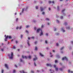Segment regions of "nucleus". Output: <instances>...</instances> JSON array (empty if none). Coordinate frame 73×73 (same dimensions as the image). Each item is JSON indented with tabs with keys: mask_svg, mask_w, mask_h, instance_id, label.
<instances>
[{
	"mask_svg": "<svg viewBox=\"0 0 73 73\" xmlns=\"http://www.w3.org/2000/svg\"><path fill=\"white\" fill-rule=\"evenodd\" d=\"M11 56H10L9 57V58H10V59H11V60H12L13 58V52H11Z\"/></svg>",
	"mask_w": 73,
	"mask_h": 73,
	"instance_id": "f257e3e1",
	"label": "nucleus"
},
{
	"mask_svg": "<svg viewBox=\"0 0 73 73\" xmlns=\"http://www.w3.org/2000/svg\"><path fill=\"white\" fill-rule=\"evenodd\" d=\"M22 58H26V59H27V58H28V57L25 56H24L23 55H22Z\"/></svg>",
	"mask_w": 73,
	"mask_h": 73,
	"instance_id": "f03ea898",
	"label": "nucleus"
},
{
	"mask_svg": "<svg viewBox=\"0 0 73 73\" xmlns=\"http://www.w3.org/2000/svg\"><path fill=\"white\" fill-rule=\"evenodd\" d=\"M62 60H66V61H68V58H66V56H65L62 59Z\"/></svg>",
	"mask_w": 73,
	"mask_h": 73,
	"instance_id": "7ed1b4c3",
	"label": "nucleus"
},
{
	"mask_svg": "<svg viewBox=\"0 0 73 73\" xmlns=\"http://www.w3.org/2000/svg\"><path fill=\"white\" fill-rule=\"evenodd\" d=\"M65 11V9H63L62 11V13L63 14V15H64V16H65L66 15L63 12H64V11Z\"/></svg>",
	"mask_w": 73,
	"mask_h": 73,
	"instance_id": "20e7f679",
	"label": "nucleus"
},
{
	"mask_svg": "<svg viewBox=\"0 0 73 73\" xmlns=\"http://www.w3.org/2000/svg\"><path fill=\"white\" fill-rule=\"evenodd\" d=\"M5 66L6 68H7V69H8V65L7 64H5Z\"/></svg>",
	"mask_w": 73,
	"mask_h": 73,
	"instance_id": "39448f33",
	"label": "nucleus"
},
{
	"mask_svg": "<svg viewBox=\"0 0 73 73\" xmlns=\"http://www.w3.org/2000/svg\"><path fill=\"white\" fill-rule=\"evenodd\" d=\"M41 30V29H38L37 31L36 32L37 33H38L40 31V30Z\"/></svg>",
	"mask_w": 73,
	"mask_h": 73,
	"instance_id": "423d86ee",
	"label": "nucleus"
},
{
	"mask_svg": "<svg viewBox=\"0 0 73 73\" xmlns=\"http://www.w3.org/2000/svg\"><path fill=\"white\" fill-rule=\"evenodd\" d=\"M46 65L47 66H50V67H52V65L51 64H46Z\"/></svg>",
	"mask_w": 73,
	"mask_h": 73,
	"instance_id": "0eeeda50",
	"label": "nucleus"
},
{
	"mask_svg": "<svg viewBox=\"0 0 73 73\" xmlns=\"http://www.w3.org/2000/svg\"><path fill=\"white\" fill-rule=\"evenodd\" d=\"M40 10H41V12H42V11H43L44 10V9L42 7H40Z\"/></svg>",
	"mask_w": 73,
	"mask_h": 73,
	"instance_id": "6e6552de",
	"label": "nucleus"
},
{
	"mask_svg": "<svg viewBox=\"0 0 73 73\" xmlns=\"http://www.w3.org/2000/svg\"><path fill=\"white\" fill-rule=\"evenodd\" d=\"M68 72L69 73H73V71H70V70H68Z\"/></svg>",
	"mask_w": 73,
	"mask_h": 73,
	"instance_id": "1a4fd4ad",
	"label": "nucleus"
},
{
	"mask_svg": "<svg viewBox=\"0 0 73 73\" xmlns=\"http://www.w3.org/2000/svg\"><path fill=\"white\" fill-rule=\"evenodd\" d=\"M29 41L28 40H27V44L29 46H30V44H29Z\"/></svg>",
	"mask_w": 73,
	"mask_h": 73,
	"instance_id": "9d476101",
	"label": "nucleus"
},
{
	"mask_svg": "<svg viewBox=\"0 0 73 73\" xmlns=\"http://www.w3.org/2000/svg\"><path fill=\"white\" fill-rule=\"evenodd\" d=\"M19 61H20V62H24V60H23V59H21V58L20 59V60Z\"/></svg>",
	"mask_w": 73,
	"mask_h": 73,
	"instance_id": "9b49d317",
	"label": "nucleus"
},
{
	"mask_svg": "<svg viewBox=\"0 0 73 73\" xmlns=\"http://www.w3.org/2000/svg\"><path fill=\"white\" fill-rule=\"evenodd\" d=\"M39 54L40 56H41V57H44V56L43 54H42L41 53H39Z\"/></svg>",
	"mask_w": 73,
	"mask_h": 73,
	"instance_id": "f8f14e48",
	"label": "nucleus"
},
{
	"mask_svg": "<svg viewBox=\"0 0 73 73\" xmlns=\"http://www.w3.org/2000/svg\"><path fill=\"white\" fill-rule=\"evenodd\" d=\"M61 29H62V31L63 32H65V30H64L63 28H62Z\"/></svg>",
	"mask_w": 73,
	"mask_h": 73,
	"instance_id": "ddd939ff",
	"label": "nucleus"
},
{
	"mask_svg": "<svg viewBox=\"0 0 73 73\" xmlns=\"http://www.w3.org/2000/svg\"><path fill=\"white\" fill-rule=\"evenodd\" d=\"M40 36H42L43 35V33H41L40 34H39Z\"/></svg>",
	"mask_w": 73,
	"mask_h": 73,
	"instance_id": "4468645a",
	"label": "nucleus"
},
{
	"mask_svg": "<svg viewBox=\"0 0 73 73\" xmlns=\"http://www.w3.org/2000/svg\"><path fill=\"white\" fill-rule=\"evenodd\" d=\"M30 27L29 25H27L26 26V28H29Z\"/></svg>",
	"mask_w": 73,
	"mask_h": 73,
	"instance_id": "2eb2a0df",
	"label": "nucleus"
},
{
	"mask_svg": "<svg viewBox=\"0 0 73 73\" xmlns=\"http://www.w3.org/2000/svg\"><path fill=\"white\" fill-rule=\"evenodd\" d=\"M46 21H49L50 19L48 18H46Z\"/></svg>",
	"mask_w": 73,
	"mask_h": 73,
	"instance_id": "dca6fc26",
	"label": "nucleus"
},
{
	"mask_svg": "<svg viewBox=\"0 0 73 73\" xmlns=\"http://www.w3.org/2000/svg\"><path fill=\"white\" fill-rule=\"evenodd\" d=\"M64 46L62 47V48H61L60 49V50H62V49H64Z\"/></svg>",
	"mask_w": 73,
	"mask_h": 73,
	"instance_id": "f3484780",
	"label": "nucleus"
},
{
	"mask_svg": "<svg viewBox=\"0 0 73 73\" xmlns=\"http://www.w3.org/2000/svg\"><path fill=\"white\" fill-rule=\"evenodd\" d=\"M66 29H70V27H66Z\"/></svg>",
	"mask_w": 73,
	"mask_h": 73,
	"instance_id": "a211bd4d",
	"label": "nucleus"
},
{
	"mask_svg": "<svg viewBox=\"0 0 73 73\" xmlns=\"http://www.w3.org/2000/svg\"><path fill=\"white\" fill-rule=\"evenodd\" d=\"M64 25H67V22H65L64 23Z\"/></svg>",
	"mask_w": 73,
	"mask_h": 73,
	"instance_id": "6ab92c4d",
	"label": "nucleus"
},
{
	"mask_svg": "<svg viewBox=\"0 0 73 73\" xmlns=\"http://www.w3.org/2000/svg\"><path fill=\"white\" fill-rule=\"evenodd\" d=\"M19 29L20 30L21 28H22V26H21L19 27Z\"/></svg>",
	"mask_w": 73,
	"mask_h": 73,
	"instance_id": "aec40b11",
	"label": "nucleus"
},
{
	"mask_svg": "<svg viewBox=\"0 0 73 73\" xmlns=\"http://www.w3.org/2000/svg\"><path fill=\"white\" fill-rule=\"evenodd\" d=\"M58 68H55V70H56V71H57L58 70Z\"/></svg>",
	"mask_w": 73,
	"mask_h": 73,
	"instance_id": "412c9836",
	"label": "nucleus"
},
{
	"mask_svg": "<svg viewBox=\"0 0 73 73\" xmlns=\"http://www.w3.org/2000/svg\"><path fill=\"white\" fill-rule=\"evenodd\" d=\"M8 37H9V36L7 35V36H6V37L5 38L6 39H7V38H8Z\"/></svg>",
	"mask_w": 73,
	"mask_h": 73,
	"instance_id": "4be33fe9",
	"label": "nucleus"
},
{
	"mask_svg": "<svg viewBox=\"0 0 73 73\" xmlns=\"http://www.w3.org/2000/svg\"><path fill=\"white\" fill-rule=\"evenodd\" d=\"M16 73V70H13V73Z\"/></svg>",
	"mask_w": 73,
	"mask_h": 73,
	"instance_id": "5701e85b",
	"label": "nucleus"
},
{
	"mask_svg": "<svg viewBox=\"0 0 73 73\" xmlns=\"http://www.w3.org/2000/svg\"><path fill=\"white\" fill-rule=\"evenodd\" d=\"M26 33H27V34H28V33H29V32L27 30H26Z\"/></svg>",
	"mask_w": 73,
	"mask_h": 73,
	"instance_id": "b1692460",
	"label": "nucleus"
},
{
	"mask_svg": "<svg viewBox=\"0 0 73 73\" xmlns=\"http://www.w3.org/2000/svg\"><path fill=\"white\" fill-rule=\"evenodd\" d=\"M24 11V8L23 9H22V13H23Z\"/></svg>",
	"mask_w": 73,
	"mask_h": 73,
	"instance_id": "393cba45",
	"label": "nucleus"
},
{
	"mask_svg": "<svg viewBox=\"0 0 73 73\" xmlns=\"http://www.w3.org/2000/svg\"><path fill=\"white\" fill-rule=\"evenodd\" d=\"M35 50H37V47L36 46Z\"/></svg>",
	"mask_w": 73,
	"mask_h": 73,
	"instance_id": "a878e982",
	"label": "nucleus"
},
{
	"mask_svg": "<svg viewBox=\"0 0 73 73\" xmlns=\"http://www.w3.org/2000/svg\"><path fill=\"white\" fill-rule=\"evenodd\" d=\"M35 72V71H33L32 70H31V72L32 73H34Z\"/></svg>",
	"mask_w": 73,
	"mask_h": 73,
	"instance_id": "bb28decb",
	"label": "nucleus"
},
{
	"mask_svg": "<svg viewBox=\"0 0 73 73\" xmlns=\"http://www.w3.org/2000/svg\"><path fill=\"white\" fill-rule=\"evenodd\" d=\"M9 38H10V39H11L12 38V36H9Z\"/></svg>",
	"mask_w": 73,
	"mask_h": 73,
	"instance_id": "cd10ccee",
	"label": "nucleus"
},
{
	"mask_svg": "<svg viewBox=\"0 0 73 73\" xmlns=\"http://www.w3.org/2000/svg\"><path fill=\"white\" fill-rule=\"evenodd\" d=\"M58 62V61L57 60H55V63H57V62Z\"/></svg>",
	"mask_w": 73,
	"mask_h": 73,
	"instance_id": "c85d7f7f",
	"label": "nucleus"
},
{
	"mask_svg": "<svg viewBox=\"0 0 73 73\" xmlns=\"http://www.w3.org/2000/svg\"><path fill=\"white\" fill-rule=\"evenodd\" d=\"M34 64L35 66H36V63L35 62H34Z\"/></svg>",
	"mask_w": 73,
	"mask_h": 73,
	"instance_id": "c756f323",
	"label": "nucleus"
},
{
	"mask_svg": "<svg viewBox=\"0 0 73 73\" xmlns=\"http://www.w3.org/2000/svg\"><path fill=\"white\" fill-rule=\"evenodd\" d=\"M43 27H44V25H42L41 26V28H43Z\"/></svg>",
	"mask_w": 73,
	"mask_h": 73,
	"instance_id": "7c9ffc66",
	"label": "nucleus"
},
{
	"mask_svg": "<svg viewBox=\"0 0 73 73\" xmlns=\"http://www.w3.org/2000/svg\"><path fill=\"white\" fill-rule=\"evenodd\" d=\"M36 59H37V58H34L33 59V60L34 61H36Z\"/></svg>",
	"mask_w": 73,
	"mask_h": 73,
	"instance_id": "2f4dec72",
	"label": "nucleus"
},
{
	"mask_svg": "<svg viewBox=\"0 0 73 73\" xmlns=\"http://www.w3.org/2000/svg\"><path fill=\"white\" fill-rule=\"evenodd\" d=\"M59 70H60L61 71H62V68H60L59 69Z\"/></svg>",
	"mask_w": 73,
	"mask_h": 73,
	"instance_id": "473e14b6",
	"label": "nucleus"
},
{
	"mask_svg": "<svg viewBox=\"0 0 73 73\" xmlns=\"http://www.w3.org/2000/svg\"><path fill=\"white\" fill-rule=\"evenodd\" d=\"M28 57L29 58H30V59H31V56H29Z\"/></svg>",
	"mask_w": 73,
	"mask_h": 73,
	"instance_id": "72a5a7b5",
	"label": "nucleus"
},
{
	"mask_svg": "<svg viewBox=\"0 0 73 73\" xmlns=\"http://www.w3.org/2000/svg\"><path fill=\"white\" fill-rule=\"evenodd\" d=\"M21 38H23V35H21Z\"/></svg>",
	"mask_w": 73,
	"mask_h": 73,
	"instance_id": "f704fd0d",
	"label": "nucleus"
},
{
	"mask_svg": "<svg viewBox=\"0 0 73 73\" xmlns=\"http://www.w3.org/2000/svg\"><path fill=\"white\" fill-rule=\"evenodd\" d=\"M51 3H52V2H51V1H48L49 4H50Z\"/></svg>",
	"mask_w": 73,
	"mask_h": 73,
	"instance_id": "c9c22d12",
	"label": "nucleus"
},
{
	"mask_svg": "<svg viewBox=\"0 0 73 73\" xmlns=\"http://www.w3.org/2000/svg\"><path fill=\"white\" fill-rule=\"evenodd\" d=\"M4 73V70H2L1 71V73Z\"/></svg>",
	"mask_w": 73,
	"mask_h": 73,
	"instance_id": "e433bc0d",
	"label": "nucleus"
},
{
	"mask_svg": "<svg viewBox=\"0 0 73 73\" xmlns=\"http://www.w3.org/2000/svg\"><path fill=\"white\" fill-rule=\"evenodd\" d=\"M56 36H58L59 35V33H56Z\"/></svg>",
	"mask_w": 73,
	"mask_h": 73,
	"instance_id": "4c0bfd02",
	"label": "nucleus"
},
{
	"mask_svg": "<svg viewBox=\"0 0 73 73\" xmlns=\"http://www.w3.org/2000/svg\"><path fill=\"white\" fill-rule=\"evenodd\" d=\"M15 66L16 67V68H17V65L15 64Z\"/></svg>",
	"mask_w": 73,
	"mask_h": 73,
	"instance_id": "58836bf2",
	"label": "nucleus"
},
{
	"mask_svg": "<svg viewBox=\"0 0 73 73\" xmlns=\"http://www.w3.org/2000/svg\"><path fill=\"white\" fill-rule=\"evenodd\" d=\"M15 66L16 67V68H17V65L15 64Z\"/></svg>",
	"mask_w": 73,
	"mask_h": 73,
	"instance_id": "ea45409f",
	"label": "nucleus"
},
{
	"mask_svg": "<svg viewBox=\"0 0 73 73\" xmlns=\"http://www.w3.org/2000/svg\"><path fill=\"white\" fill-rule=\"evenodd\" d=\"M13 48L14 49H16V47L15 46H13Z\"/></svg>",
	"mask_w": 73,
	"mask_h": 73,
	"instance_id": "a19ab883",
	"label": "nucleus"
},
{
	"mask_svg": "<svg viewBox=\"0 0 73 73\" xmlns=\"http://www.w3.org/2000/svg\"><path fill=\"white\" fill-rule=\"evenodd\" d=\"M42 15H44L45 14V12H43L42 13Z\"/></svg>",
	"mask_w": 73,
	"mask_h": 73,
	"instance_id": "79ce46f5",
	"label": "nucleus"
},
{
	"mask_svg": "<svg viewBox=\"0 0 73 73\" xmlns=\"http://www.w3.org/2000/svg\"><path fill=\"white\" fill-rule=\"evenodd\" d=\"M60 19H63V16H61L60 17Z\"/></svg>",
	"mask_w": 73,
	"mask_h": 73,
	"instance_id": "37998d69",
	"label": "nucleus"
},
{
	"mask_svg": "<svg viewBox=\"0 0 73 73\" xmlns=\"http://www.w3.org/2000/svg\"><path fill=\"white\" fill-rule=\"evenodd\" d=\"M35 44H36L37 43V41H36L34 42Z\"/></svg>",
	"mask_w": 73,
	"mask_h": 73,
	"instance_id": "c03bdc74",
	"label": "nucleus"
},
{
	"mask_svg": "<svg viewBox=\"0 0 73 73\" xmlns=\"http://www.w3.org/2000/svg\"><path fill=\"white\" fill-rule=\"evenodd\" d=\"M31 38H32V39H34L35 38V37H34L33 36H32V37H31Z\"/></svg>",
	"mask_w": 73,
	"mask_h": 73,
	"instance_id": "a18cd8bd",
	"label": "nucleus"
},
{
	"mask_svg": "<svg viewBox=\"0 0 73 73\" xmlns=\"http://www.w3.org/2000/svg\"><path fill=\"white\" fill-rule=\"evenodd\" d=\"M28 9V7H26V10H27V9Z\"/></svg>",
	"mask_w": 73,
	"mask_h": 73,
	"instance_id": "49530a36",
	"label": "nucleus"
},
{
	"mask_svg": "<svg viewBox=\"0 0 73 73\" xmlns=\"http://www.w3.org/2000/svg\"><path fill=\"white\" fill-rule=\"evenodd\" d=\"M46 36H48V34L46 33Z\"/></svg>",
	"mask_w": 73,
	"mask_h": 73,
	"instance_id": "de8ad7c7",
	"label": "nucleus"
},
{
	"mask_svg": "<svg viewBox=\"0 0 73 73\" xmlns=\"http://www.w3.org/2000/svg\"><path fill=\"white\" fill-rule=\"evenodd\" d=\"M51 3H52L53 4H54V1H53L51 2Z\"/></svg>",
	"mask_w": 73,
	"mask_h": 73,
	"instance_id": "09e8293b",
	"label": "nucleus"
},
{
	"mask_svg": "<svg viewBox=\"0 0 73 73\" xmlns=\"http://www.w3.org/2000/svg\"><path fill=\"white\" fill-rule=\"evenodd\" d=\"M23 73H27V72H25H25H24V70H23Z\"/></svg>",
	"mask_w": 73,
	"mask_h": 73,
	"instance_id": "8fccbe9b",
	"label": "nucleus"
},
{
	"mask_svg": "<svg viewBox=\"0 0 73 73\" xmlns=\"http://www.w3.org/2000/svg\"><path fill=\"white\" fill-rule=\"evenodd\" d=\"M45 43H46V44H47V41L46 40L45 41Z\"/></svg>",
	"mask_w": 73,
	"mask_h": 73,
	"instance_id": "3c124183",
	"label": "nucleus"
},
{
	"mask_svg": "<svg viewBox=\"0 0 73 73\" xmlns=\"http://www.w3.org/2000/svg\"><path fill=\"white\" fill-rule=\"evenodd\" d=\"M56 46H58V43H56Z\"/></svg>",
	"mask_w": 73,
	"mask_h": 73,
	"instance_id": "603ef678",
	"label": "nucleus"
},
{
	"mask_svg": "<svg viewBox=\"0 0 73 73\" xmlns=\"http://www.w3.org/2000/svg\"><path fill=\"white\" fill-rule=\"evenodd\" d=\"M56 21H57V22H58V23H60V22L59 21H58V20H57Z\"/></svg>",
	"mask_w": 73,
	"mask_h": 73,
	"instance_id": "864d4df0",
	"label": "nucleus"
},
{
	"mask_svg": "<svg viewBox=\"0 0 73 73\" xmlns=\"http://www.w3.org/2000/svg\"><path fill=\"white\" fill-rule=\"evenodd\" d=\"M59 64L60 65H62V63H60Z\"/></svg>",
	"mask_w": 73,
	"mask_h": 73,
	"instance_id": "5fc2aeb1",
	"label": "nucleus"
},
{
	"mask_svg": "<svg viewBox=\"0 0 73 73\" xmlns=\"http://www.w3.org/2000/svg\"><path fill=\"white\" fill-rule=\"evenodd\" d=\"M57 10L59 11H60V9L59 8H57Z\"/></svg>",
	"mask_w": 73,
	"mask_h": 73,
	"instance_id": "6e6d98bb",
	"label": "nucleus"
},
{
	"mask_svg": "<svg viewBox=\"0 0 73 73\" xmlns=\"http://www.w3.org/2000/svg\"><path fill=\"white\" fill-rule=\"evenodd\" d=\"M1 50L3 52V51H4V49H1Z\"/></svg>",
	"mask_w": 73,
	"mask_h": 73,
	"instance_id": "4d7b16f0",
	"label": "nucleus"
},
{
	"mask_svg": "<svg viewBox=\"0 0 73 73\" xmlns=\"http://www.w3.org/2000/svg\"><path fill=\"white\" fill-rule=\"evenodd\" d=\"M19 29V27H17L16 28V29Z\"/></svg>",
	"mask_w": 73,
	"mask_h": 73,
	"instance_id": "13d9d810",
	"label": "nucleus"
},
{
	"mask_svg": "<svg viewBox=\"0 0 73 73\" xmlns=\"http://www.w3.org/2000/svg\"><path fill=\"white\" fill-rule=\"evenodd\" d=\"M71 44H73V41H71Z\"/></svg>",
	"mask_w": 73,
	"mask_h": 73,
	"instance_id": "bf43d9fd",
	"label": "nucleus"
},
{
	"mask_svg": "<svg viewBox=\"0 0 73 73\" xmlns=\"http://www.w3.org/2000/svg\"><path fill=\"white\" fill-rule=\"evenodd\" d=\"M34 30H36V27H35L34 28Z\"/></svg>",
	"mask_w": 73,
	"mask_h": 73,
	"instance_id": "052dcab7",
	"label": "nucleus"
},
{
	"mask_svg": "<svg viewBox=\"0 0 73 73\" xmlns=\"http://www.w3.org/2000/svg\"><path fill=\"white\" fill-rule=\"evenodd\" d=\"M15 42H16V44H17V42H18L16 40Z\"/></svg>",
	"mask_w": 73,
	"mask_h": 73,
	"instance_id": "680f3d73",
	"label": "nucleus"
},
{
	"mask_svg": "<svg viewBox=\"0 0 73 73\" xmlns=\"http://www.w3.org/2000/svg\"><path fill=\"white\" fill-rule=\"evenodd\" d=\"M56 18H58V17H59L58 16L56 15Z\"/></svg>",
	"mask_w": 73,
	"mask_h": 73,
	"instance_id": "e2e57ef3",
	"label": "nucleus"
},
{
	"mask_svg": "<svg viewBox=\"0 0 73 73\" xmlns=\"http://www.w3.org/2000/svg\"><path fill=\"white\" fill-rule=\"evenodd\" d=\"M36 9H38V7H36Z\"/></svg>",
	"mask_w": 73,
	"mask_h": 73,
	"instance_id": "0e129e2a",
	"label": "nucleus"
},
{
	"mask_svg": "<svg viewBox=\"0 0 73 73\" xmlns=\"http://www.w3.org/2000/svg\"><path fill=\"white\" fill-rule=\"evenodd\" d=\"M48 9H49V11H50V7H49L48 8Z\"/></svg>",
	"mask_w": 73,
	"mask_h": 73,
	"instance_id": "69168bd1",
	"label": "nucleus"
},
{
	"mask_svg": "<svg viewBox=\"0 0 73 73\" xmlns=\"http://www.w3.org/2000/svg\"><path fill=\"white\" fill-rule=\"evenodd\" d=\"M56 31V28H55L54 30V31Z\"/></svg>",
	"mask_w": 73,
	"mask_h": 73,
	"instance_id": "338daca9",
	"label": "nucleus"
},
{
	"mask_svg": "<svg viewBox=\"0 0 73 73\" xmlns=\"http://www.w3.org/2000/svg\"><path fill=\"white\" fill-rule=\"evenodd\" d=\"M4 45V43H2V45Z\"/></svg>",
	"mask_w": 73,
	"mask_h": 73,
	"instance_id": "774afa93",
	"label": "nucleus"
}]
</instances>
